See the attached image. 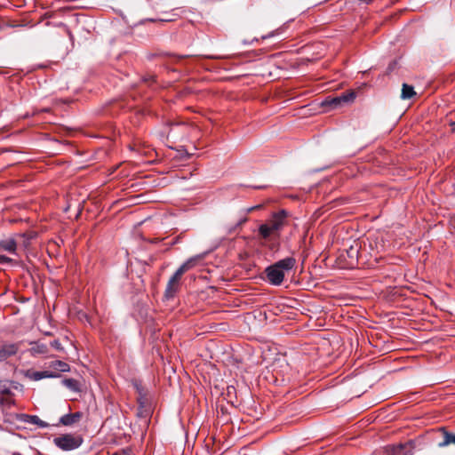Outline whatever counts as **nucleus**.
Listing matches in <instances>:
<instances>
[{
	"label": "nucleus",
	"instance_id": "nucleus-12",
	"mask_svg": "<svg viewBox=\"0 0 455 455\" xmlns=\"http://www.w3.org/2000/svg\"><path fill=\"white\" fill-rule=\"evenodd\" d=\"M0 395L12 399L13 393L11 388V382L8 380H0Z\"/></svg>",
	"mask_w": 455,
	"mask_h": 455
},
{
	"label": "nucleus",
	"instance_id": "nucleus-9",
	"mask_svg": "<svg viewBox=\"0 0 455 455\" xmlns=\"http://www.w3.org/2000/svg\"><path fill=\"white\" fill-rule=\"evenodd\" d=\"M355 98V92H347V93L342 94L340 97L333 98L330 101H325L324 104L330 105L331 107L335 108L340 106L342 102L353 101Z\"/></svg>",
	"mask_w": 455,
	"mask_h": 455
},
{
	"label": "nucleus",
	"instance_id": "nucleus-10",
	"mask_svg": "<svg viewBox=\"0 0 455 455\" xmlns=\"http://www.w3.org/2000/svg\"><path fill=\"white\" fill-rule=\"evenodd\" d=\"M82 417L83 413L79 411L66 414L60 419V423L62 424L63 426H73L76 423L79 422Z\"/></svg>",
	"mask_w": 455,
	"mask_h": 455
},
{
	"label": "nucleus",
	"instance_id": "nucleus-2",
	"mask_svg": "<svg viewBox=\"0 0 455 455\" xmlns=\"http://www.w3.org/2000/svg\"><path fill=\"white\" fill-rule=\"evenodd\" d=\"M286 217L287 212L284 210H281L278 212L274 213L272 218L267 223L260 225L259 228L260 235L267 239L272 235L276 234L284 226Z\"/></svg>",
	"mask_w": 455,
	"mask_h": 455
},
{
	"label": "nucleus",
	"instance_id": "nucleus-24",
	"mask_svg": "<svg viewBox=\"0 0 455 455\" xmlns=\"http://www.w3.org/2000/svg\"><path fill=\"white\" fill-rule=\"evenodd\" d=\"M450 126L452 128V130L454 131L455 130V121H451L450 123Z\"/></svg>",
	"mask_w": 455,
	"mask_h": 455
},
{
	"label": "nucleus",
	"instance_id": "nucleus-23",
	"mask_svg": "<svg viewBox=\"0 0 455 455\" xmlns=\"http://www.w3.org/2000/svg\"><path fill=\"white\" fill-rule=\"evenodd\" d=\"M113 455H132V453L131 451L129 450H122L120 451L114 453Z\"/></svg>",
	"mask_w": 455,
	"mask_h": 455
},
{
	"label": "nucleus",
	"instance_id": "nucleus-3",
	"mask_svg": "<svg viewBox=\"0 0 455 455\" xmlns=\"http://www.w3.org/2000/svg\"><path fill=\"white\" fill-rule=\"evenodd\" d=\"M53 443L57 447L63 451H72L82 444L83 438L79 435L66 434L54 438Z\"/></svg>",
	"mask_w": 455,
	"mask_h": 455
},
{
	"label": "nucleus",
	"instance_id": "nucleus-26",
	"mask_svg": "<svg viewBox=\"0 0 455 455\" xmlns=\"http://www.w3.org/2000/svg\"><path fill=\"white\" fill-rule=\"evenodd\" d=\"M259 207H260L259 205V206H256V207H251V208H250V209L248 210V212H251L252 210H254V209H256V208L258 209V208H259Z\"/></svg>",
	"mask_w": 455,
	"mask_h": 455
},
{
	"label": "nucleus",
	"instance_id": "nucleus-15",
	"mask_svg": "<svg viewBox=\"0 0 455 455\" xmlns=\"http://www.w3.org/2000/svg\"><path fill=\"white\" fill-rule=\"evenodd\" d=\"M59 374L52 371H36L34 373V379L39 380L44 378H57Z\"/></svg>",
	"mask_w": 455,
	"mask_h": 455
},
{
	"label": "nucleus",
	"instance_id": "nucleus-6",
	"mask_svg": "<svg viewBox=\"0 0 455 455\" xmlns=\"http://www.w3.org/2000/svg\"><path fill=\"white\" fill-rule=\"evenodd\" d=\"M24 238H26V234H18L15 237L2 239L0 240V250L14 254L16 252L18 240Z\"/></svg>",
	"mask_w": 455,
	"mask_h": 455
},
{
	"label": "nucleus",
	"instance_id": "nucleus-4",
	"mask_svg": "<svg viewBox=\"0 0 455 455\" xmlns=\"http://www.w3.org/2000/svg\"><path fill=\"white\" fill-rule=\"evenodd\" d=\"M386 455H412L413 444L411 442L405 443L387 445L384 448Z\"/></svg>",
	"mask_w": 455,
	"mask_h": 455
},
{
	"label": "nucleus",
	"instance_id": "nucleus-25",
	"mask_svg": "<svg viewBox=\"0 0 455 455\" xmlns=\"http://www.w3.org/2000/svg\"><path fill=\"white\" fill-rule=\"evenodd\" d=\"M31 238V236H29L28 239H26V241H24V246H28V240Z\"/></svg>",
	"mask_w": 455,
	"mask_h": 455
},
{
	"label": "nucleus",
	"instance_id": "nucleus-16",
	"mask_svg": "<svg viewBox=\"0 0 455 455\" xmlns=\"http://www.w3.org/2000/svg\"><path fill=\"white\" fill-rule=\"evenodd\" d=\"M51 367L56 371L65 372L69 371V366L68 363L62 361H55L52 362Z\"/></svg>",
	"mask_w": 455,
	"mask_h": 455
},
{
	"label": "nucleus",
	"instance_id": "nucleus-27",
	"mask_svg": "<svg viewBox=\"0 0 455 455\" xmlns=\"http://www.w3.org/2000/svg\"><path fill=\"white\" fill-rule=\"evenodd\" d=\"M246 221V219H243V220L240 221V224L243 223Z\"/></svg>",
	"mask_w": 455,
	"mask_h": 455
},
{
	"label": "nucleus",
	"instance_id": "nucleus-8",
	"mask_svg": "<svg viewBox=\"0 0 455 455\" xmlns=\"http://www.w3.org/2000/svg\"><path fill=\"white\" fill-rule=\"evenodd\" d=\"M20 345L18 343H5L0 347V363L4 362L17 354Z\"/></svg>",
	"mask_w": 455,
	"mask_h": 455
},
{
	"label": "nucleus",
	"instance_id": "nucleus-1",
	"mask_svg": "<svg viewBox=\"0 0 455 455\" xmlns=\"http://www.w3.org/2000/svg\"><path fill=\"white\" fill-rule=\"evenodd\" d=\"M296 264V259L287 257L267 267L265 270L267 281L273 285H280L284 278L285 272L291 270Z\"/></svg>",
	"mask_w": 455,
	"mask_h": 455
},
{
	"label": "nucleus",
	"instance_id": "nucleus-21",
	"mask_svg": "<svg viewBox=\"0 0 455 455\" xmlns=\"http://www.w3.org/2000/svg\"><path fill=\"white\" fill-rule=\"evenodd\" d=\"M32 415H28V414H20L19 416V419L22 421V422H25V423H29L30 422V418H31Z\"/></svg>",
	"mask_w": 455,
	"mask_h": 455
},
{
	"label": "nucleus",
	"instance_id": "nucleus-17",
	"mask_svg": "<svg viewBox=\"0 0 455 455\" xmlns=\"http://www.w3.org/2000/svg\"><path fill=\"white\" fill-rule=\"evenodd\" d=\"M63 384L70 390H73V391L78 390V382H77V380H76L74 379H65L63 380Z\"/></svg>",
	"mask_w": 455,
	"mask_h": 455
},
{
	"label": "nucleus",
	"instance_id": "nucleus-7",
	"mask_svg": "<svg viewBox=\"0 0 455 455\" xmlns=\"http://www.w3.org/2000/svg\"><path fill=\"white\" fill-rule=\"evenodd\" d=\"M360 243L357 241H353V243L346 250L348 258L347 266L354 267L358 262Z\"/></svg>",
	"mask_w": 455,
	"mask_h": 455
},
{
	"label": "nucleus",
	"instance_id": "nucleus-18",
	"mask_svg": "<svg viewBox=\"0 0 455 455\" xmlns=\"http://www.w3.org/2000/svg\"><path fill=\"white\" fill-rule=\"evenodd\" d=\"M29 424L37 425L40 427H46L48 424L43 420H41L37 416L32 415L30 418Z\"/></svg>",
	"mask_w": 455,
	"mask_h": 455
},
{
	"label": "nucleus",
	"instance_id": "nucleus-20",
	"mask_svg": "<svg viewBox=\"0 0 455 455\" xmlns=\"http://www.w3.org/2000/svg\"><path fill=\"white\" fill-rule=\"evenodd\" d=\"M0 404L1 405L11 406V405L14 404V400L13 399H10L8 397H1L0 398Z\"/></svg>",
	"mask_w": 455,
	"mask_h": 455
},
{
	"label": "nucleus",
	"instance_id": "nucleus-22",
	"mask_svg": "<svg viewBox=\"0 0 455 455\" xmlns=\"http://www.w3.org/2000/svg\"><path fill=\"white\" fill-rule=\"evenodd\" d=\"M12 259L11 258H8L4 255H0V264H5L12 262Z\"/></svg>",
	"mask_w": 455,
	"mask_h": 455
},
{
	"label": "nucleus",
	"instance_id": "nucleus-19",
	"mask_svg": "<svg viewBox=\"0 0 455 455\" xmlns=\"http://www.w3.org/2000/svg\"><path fill=\"white\" fill-rule=\"evenodd\" d=\"M50 346H51V347L58 350V351L63 350V347L58 339H54V340L51 341Z\"/></svg>",
	"mask_w": 455,
	"mask_h": 455
},
{
	"label": "nucleus",
	"instance_id": "nucleus-11",
	"mask_svg": "<svg viewBox=\"0 0 455 455\" xmlns=\"http://www.w3.org/2000/svg\"><path fill=\"white\" fill-rule=\"evenodd\" d=\"M439 433L443 437V440L438 443L439 447H445L450 444H455V434H451L443 427L439 429Z\"/></svg>",
	"mask_w": 455,
	"mask_h": 455
},
{
	"label": "nucleus",
	"instance_id": "nucleus-13",
	"mask_svg": "<svg viewBox=\"0 0 455 455\" xmlns=\"http://www.w3.org/2000/svg\"><path fill=\"white\" fill-rule=\"evenodd\" d=\"M196 261V260L195 258L188 259L176 270V272L182 276L186 272L195 267Z\"/></svg>",
	"mask_w": 455,
	"mask_h": 455
},
{
	"label": "nucleus",
	"instance_id": "nucleus-5",
	"mask_svg": "<svg viewBox=\"0 0 455 455\" xmlns=\"http://www.w3.org/2000/svg\"><path fill=\"white\" fill-rule=\"evenodd\" d=\"M181 275L175 272L169 279L164 291V298L170 299L174 298L180 287Z\"/></svg>",
	"mask_w": 455,
	"mask_h": 455
},
{
	"label": "nucleus",
	"instance_id": "nucleus-14",
	"mask_svg": "<svg viewBox=\"0 0 455 455\" xmlns=\"http://www.w3.org/2000/svg\"><path fill=\"white\" fill-rule=\"evenodd\" d=\"M416 94L414 88L407 84H403L401 98L403 100L411 99Z\"/></svg>",
	"mask_w": 455,
	"mask_h": 455
}]
</instances>
